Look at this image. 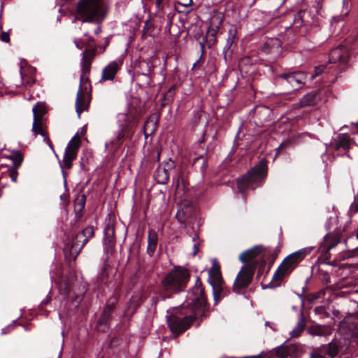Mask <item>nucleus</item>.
<instances>
[{
  "instance_id": "1",
  "label": "nucleus",
  "mask_w": 358,
  "mask_h": 358,
  "mask_svg": "<svg viewBox=\"0 0 358 358\" xmlns=\"http://www.w3.org/2000/svg\"><path fill=\"white\" fill-rule=\"evenodd\" d=\"M189 302L185 306L175 308L167 316V324L174 338L190 328L199 319L201 322L209 317L210 307L205 295L204 287L199 277L187 295Z\"/></svg>"
},
{
  "instance_id": "2",
  "label": "nucleus",
  "mask_w": 358,
  "mask_h": 358,
  "mask_svg": "<svg viewBox=\"0 0 358 358\" xmlns=\"http://www.w3.org/2000/svg\"><path fill=\"white\" fill-rule=\"evenodd\" d=\"M349 58L348 49L343 45H338L330 51L329 64L316 66L310 79L321 76V80L324 83H334L341 73L347 69Z\"/></svg>"
},
{
  "instance_id": "3",
  "label": "nucleus",
  "mask_w": 358,
  "mask_h": 358,
  "mask_svg": "<svg viewBox=\"0 0 358 358\" xmlns=\"http://www.w3.org/2000/svg\"><path fill=\"white\" fill-rule=\"evenodd\" d=\"M96 55V47H86V49L83 52L80 85L76 99V110L79 117L81 113L85 110H87L90 107L92 85L89 76L92 61Z\"/></svg>"
},
{
  "instance_id": "4",
  "label": "nucleus",
  "mask_w": 358,
  "mask_h": 358,
  "mask_svg": "<svg viewBox=\"0 0 358 358\" xmlns=\"http://www.w3.org/2000/svg\"><path fill=\"white\" fill-rule=\"evenodd\" d=\"M191 277L188 269L175 266L168 272L161 282L162 292L159 294V298L165 301L170 299L173 294H179L185 291Z\"/></svg>"
},
{
  "instance_id": "5",
  "label": "nucleus",
  "mask_w": 358,
  "mask_h": 358,
  "mask_svg": "<svg viewBox=\"0 0 358 358\" xmlns=\"http://www.w3.org/2000/svg\"><path fill=\"white\" fill-rule=\"evenodd\" d=\"M313 249V248H304L287 256L274 273L272 280L267 285L261 283L262 289H274L279 287L284 278L289 275L297 267L299 264L310 253Z\"/></svg>"
},
{
  "instance_id": "6",
  "label": "nucleus",
  "mask_w": 358,
  "mask_h": 358,
  "mask_svg": "<svg viewBox=\"0 0 358 358\" xmlns=\"http://www.w3.org/2000/svg\"><path fill=\"white\" fill-rule=\"evenodd\" d=\"M273 74L272 81L282 94H292L301 89L306 84L307 73L302 71H287L282 73L275 72L273 65L268 66Z\"/></svg>"
},
{
  "instance_id": "7",
  "label": "nucleus",
  "mask_w": 358,
  "mask_h": 358,
  "mask_svg": "<svg viewBox=\"0 0 358 358\" xmlns=\"http://www.w3.org/2000/svg\"><path fill=\"white\" fill-rule=\"evenodd\" d=\"M268 160L264 157L244 176L237 180V186L241 192L248 189H255L262 185L268 175Z\"/></svg>"
},
{
  "instance_id": "8",
  "label": "nucleus",
  "mask_w": 358,
  "mask_h": 358,
  "mask_svg": "<svg viewBox=\"0 0 358 358\" xmlns=\"http://www.w3.org/2000/svg\"><path fill=\"white\" fill-rule=\"evenodd\" d=\"M94 236V228L90 225L71 237H68L63 249L66 260L69 262L76 260L82 249Z\"/></svg>"
},
{
  "instance_id": "9",
  "label": "nucleus",
  "mask_w": 358,
  "mask_h": 358,
  "mask_svg": "<svg viewBox=\"0 0 358 358\" xmlns=\"http://www.w3.org/2000/svg\"><path fill=\"white\" fill-rule=\"evenodd\" d=\"M78 19L83 22H97L104 15L101 0H80L77 4Z\"/></svg>"
},
{
  "instance_id": "10",
  "label": "nucleus",
  "mask_w": 358,
  "mask_h": 358,
  "mask_svg": "<svg viewBox=\"0 0 358 358\" xmlns=\"http://www.w3.org/2000/svg\"><path fill=\"white\" fill-rule=\"evenodd\" d=\"M257 267V262L243 265L238 271L232 286V292L236 294H243L252 281Z\"/></svg>"
},
{
  "instance_id": "11",
  "label": "nucleus",
  "mask_w": 358,
  "mask_h": 358,
  "mask_svg": "<svg viewBox=\"0 0 358 358\" xmlns=\"http://www.w3.org/2000/svg\"><path fill=\"white\" fill-rule=\"evenodd\" d=\"M208 281L212 287L214 305L216 306L224 298L223 292L224 284L220 266L216 261H214L211 268L208 271Z\"/></svg>"
},
{
  "instance_id": "12",
  "label": "nucleus",
  "mask_w": 358,
  "mask_h": 358,
  "mask_svg": "<svg viewBox=\"0 0 358 358\" xmlns=\"http://www.w3.org/2000/svg\"><path fill=\"white\" fill-rule=\"evenodd\" d=\"M176 167V163L171 159H169L163 164H160L156 169L153 177L158 184L166 185L169 180V171Z\"/></svg>"
},
{
  "instance_id": "13",
  "label": "nucleus",
  "mask_w": 358,
  "mask_h": 358,
  "mask_svg": "<svg viewBox=\"0 0 358 358\" xmlns=\"http://www.w3.org/2000/svg\"><path fill=\"white\" fill-rule=\"evenodd\" d=\"M338 354L337 345L331 342L327 345H322L315 348L310 354V358H327V356L334 358Z\"/></svg>"
},
{
  "instance_id": "14",
  "label": "nucleus",
  "mask_w": 358,
  "mask_h": 358,
  "mask_svg": "<svg viewBox=\"0 0 358 358\" xmlns=\"http://www.w3.org/2000/svg\"><path fill=\"white\" fill-rule=\"evenodd\" d=\"M223 17L220 15H214L210 22V26L206 36V41L209 48L217 42V34L222 23Z\"/></svg>"
},
{
  "instance_id": "15",
  "label": "nucleus",
  "mask_w": 358,
  "mask_h": 358,
  "mask_svg": "<svg viewBox=\"0 0 358 358\" xmlns=\"http://www.w3.org/2000/svg\"><path fill=\"white\" fill-rule=\"evenodd\" d=\"M331 147L338 155H343L350 149V138L347 134H341L331 143Z\"/></svg>"
},
{
  "instance_id": "16",
  "label": "nucleus",
  "mask_w": 358,
  "mask_h": 358,
  "mask_svg": "<svg viewBox=\"0 0 358 358\" xmlns=\"http://www.w3.org/2000/svg\"><path fill=\"white\" fill-rule=\"evenodd\" d=\"M238 30L235 25H231L228 30V37L223 52L224 58L227 56L231 57L234 51L236 49L238 37L237 36Z\"/></svg>"
},
{
  "instance_id": "17",
  "label": "nucleus",
  "mask_w": 358,
  "mask_h": 358,
  "mask_svg": "<svg viewBox=\"0 0 358 358\" xmlns=\"http://www.w3.org/2000/svg\"><path fill=\"white\" fill-rule=\"evenodd\" d=\"M122 62L112 61L102 70L101 80H113L117 72L120 70Z\"/></svg>"
},
{
  "instance_id": "18",
  "label": "nucleus",
  "mask_w": 358,
  "mask_h": 358,
  "mask_svg": "<svg viewBox=\"0 0 358 358\" xmlns=\"http://www.w3.org/2000/svg\"><path fill=\"white\" fill-rule=\"evenodd\" d=\"M136 124V122L134 121L133 122H129L127 124L123 125L121 129L119 131L116 138L113 141L112 143L117 146H120L122 144L124 138L131 139L134 133L133 127Z\"/></svg>"
},
{
  "instance_id": "19",
  "label": "nucleus",
  "mask_w": 358,
  "mask_h": 358,
  "mask_svg": "<svg viewBox=\"0 0 358 358\" xmlns=\"http://www.w3.org/2000/svg\"><path fill=\"white\" fill-rule=\"evenodd\" d=\"M117 302V299L116 298L113 301L107 302L97 321L102 324H110Z\"/></svg>"
},
{
  "instance_id": "20",
  "label": "nucleus",
  "mask_w": 358,
  "mask_h": 358,
  "mask_svg": "<svg viewBox=\"0 0 358 358\" xmlns=\"http://www.w3.org/2000/svg\"><path fill=\"white\" fill-rule=\"evenodd\" d=\"M117 302V299L116 298L113 301L107 302L97 321L102 324H110Z\"/></svg>"
},
{
  "instance_id": "21",
  "label": "nucleus",
  "mask_w": 358,
  "mask_h": 358,
  "mask_svg": "<svg viewBox=\"0 0 358 358\" xmlns=\"http://www.w3.org/2000/svg\"><path fill=\"white\" fill-rule=\"evenodd\" d=\"M117 302V299L116 298L113 301L107 302L97 321L102 324H110Z\"/></svg>"
},
{
  "instance_id": "22",
  "label": "nucleus",
  "mask_w": 358,
  "mask_h": 358,
  "mask_svg": "<svg viewBox=\"0 0 358 358\" xmlns=\"http://www.w3.org/2000/svg\"><path fill=\"white\" fill-rule=\"evenodd\" d=\"M32 131L35 135L42 136L43 137V141L48 145L49 148L52 150L55 151L53 144L52 143L47 131V127L43 124V121L34 120Z\"/></svg>"
},
{
  "instance_id": "23",
  "label": "nucleus",
  "mask_w": 358,
  "mask_h": 358,
  "mask_svg": "<svg viewBox=\"0 0 358 358\" xmlns=\"http://www.w3.org/2000/svg\"><path fill=\"white\" fill-rule=\"evenodd\" d=\"M262 251L263 248L262 245H256L241 252L238 259L240 262L245 264L255 262V261L252 260L259 256L262 252Z\"/></svg>"
},
{
  "instance_id": "24",
  "label": "nucleus",
  "mask_w": 358,
  "mask_h": 358,
  "mask_svg": "<svg viewBox=\"0 0 358 358\" xmlns=\"http://www.w3.org/2000/svg\"><path fill=\"white\" fill-rule=\"evenodd\" d=\"M322 101V92L320 91H312L304 95L300 100L301 106H313L317 105Z\"/></svg>"
},
{
  "instance_id": "25",
  "label": "nucleus",
  "mask_w": 358,
  "mask_h": 358,
  "mask_svg": "<svg viewBox=\"0 0 358 358\" xmlns=\"http://www.w3.org/2000/svg\"><path fill=\"white\" fill-rule=\"evenodd\" d=\"M11 159L13 161V169L10 170L9 176L11 180L15 182L18 176V172L17 169L22 165L23 162V155L20 151H17L13 153Z\"/></svg>"
},
{
  "instance_id": "26",
  "label": "nucleus",
  "mask_w": 358,
  "mask_h": 358,
  "mask_svg": "<svg viewBox=\"0 0 358 358\" xmlns=\"http://www.w3.org/2000/svg\"><path fill=\"white\" fill-rule=\"evenodd\" d=\"M158 244V234L154 229H149L148 236L147 254L153 257Z\"/></svg>"
},
{
  "instance_id": "27",
  "label": "nucleus",
  "mask_w": 358,
  "mask_h": 358,
  "mask_svg": "<svg viewBox=\"0 0 358 358\" xmlns=\"http://www.w3.org/2000/svg\"><path fill=\"white\" fill-rule=\"evenodd\" d=\"M86 202V196L83 194L77 196L74 201V211L76 213V219L80 220L83 215Z\"/></svg>"
},
{
  "instance_id": "28",
  "label": "nucleus",
  "mask_w": 358,
  "mask_h": 358,
  "mask_svg": "<svg viewBox=\"0 0 358 358\" xmlns=\"http://www.w3.org/2000/svg\"><path fill=\"white\" fill-rule=\"evenodd\" d=\"M192 166L196 171L203 175L208 166V159L204 156L199 155L193 159Z\"/></svg>"
},
{
  "instance_id": "29",
  "label": "nucleus",
  "mask_w": 358,
  "mask_h": 358,
  "mask_svg": "<svg viewBox=\"0 0 358 358\" xmlns=\"http://www.w3.org/2000/svg\"><path fill=\"white\" fill-rule=\"evenodd\" d=\"M306 15H308V13L306 10H300L299 12L293 15V24L296 28H299L306 24L307 20L305 19Z\"/></svg>"
},
{
  "instance_id": "30",
  "label": "nucleus",
  "mask_w": 358,
  "mask_h": 358,
  "mask_svg": "<svg viewBox=\"0 0 358 358\" xmlns=\"http://www.w3.org/2000/svg\"><path fill=\"white\" fill-rule=\"evenodd\" d=\"M78 152L65 149L63 164L66 169H71L73 162L76 159Z\"/></svg>"
},
{
  "instance_id": "31",
  "label": "nucleus",
  "mask_w": 358,
  "mask_h": 358,
  "mask_svg": "<svg viewBox=\"0 0 358 358\" xmlns=\"http://www.w3.org/2000/svg\"><path fill=\"white\" fill-rule=\"evenodd\" d=\"M328 327L323 325H313L307 329V332L313 336H325L327 333Z\"/></svg>"
},
{
  "instance_id": "32",
  "label": "nucleus",
  "mask_w": 358,
  "mask_h": 358,
  "mask_svg": "<svg viewBox=\"0 0 358 358\" xmlns=\"http://www.w3.org/2000/svg\"><path fill=\"white\" fill-rule=\"evenodd\" d=\"M138 68L141 71V73L145 76H150L154 71L155 66L150 61L143 60L138 64Z\"/></svg>"
},
{
  "instance_id": "33",
  "label": "nucleus",
  "mask_w": 358,
  "mask_h": 358,
  "mask_svg": "<svg viewBox=\"0 0 358 358\" xmlns=\"http://www.w3.org/2000/svg\"><path fill=\"white\" fill-rule=\"evenodd\" d=\"M115 246V238H104V252L106 255V260L113 254Z\"/></svg>"
},
{
  "instance_id": "34",
  "label": "nucleus",
  "mask_w": 358,
  "mask_h": 358,
  "mask_svg": "<svg viewBox=\"0 0 358 358\" xmlns=\"http://www.w3.org/2000/svg\"><path fill=\"white\" fill-rule=\"evenodd\" d=\"M34 120L43 121V115L47 110L45 106L41 103H37L33 108Z\"/></svg>"
},
{
  "instance_id": "35",
  "label": "nucleus",
  "mask_w": 358,
  "mask_h": 358,
  "mask_svg": "<svg viewBox=\"0 0 358 358\" xmlns=\"http://www.w3.org/2000/svg\"><path fill=\"white\" fill-rule=\"evenodd\" d=\"M176 89L177 85L174 84L171 87H170L169 90L164 94L162 99V106L169 104L173 100Z\"/></svg>"
},
{
  "instance_id": "36",
  "label": "nucleus",
  "mask_w": 358,
  "mask_h": 358,
  "mask_svg": "<svg viewBox=\"0 0 358 358\" xmlns=\"http://www.w3.org/2000/svg\"><path fill=\"white\" fill-rule=\"evenodd\" d=\"M305 327H306L305 320H304L303 315H301L296 325L292 329V331L290 332L291 337L292 338L299 337L301 335V332L304 330Z\"/></svg>"
},
{
  "instance_id": "37",
  "label": "nucleus",
  "mask_w": 358,
  "mask_h": 358,
  "mask_svg": "<svg viewBox=\"0 0 358 358\" xmlns=\"http://www.w3.org/2000/svg\"><path fill=\"white\" fill-rule=\"evenodd\" d=\"M192 3V0H188L186 3L178 1L175 5V9L178 13L188 14L192 10L191 6Z\"/></svg>"
},
{
  "instance_id": "38",
  "label": "nucleus",
  "mask_w": 358,
  "mask_h": 358,
  "mask_svg": "<svg viewBox=\"0 0 358 358\" xmlns=\"http://www.w3.org/2000/svg\"><path fill=\"white\" fill-rule=\"evenodd\" d=\"M81 140L80 137L78 134H76L69 142L66 149L69 150H73L74 152H78L79 148L80 147Z\"/></svg>"
},
{
  "instance_id": "39",
  "label": "nucleus",
  "mask_w": 358,
  "mask_h": 358,
  "mask_svg": "<svg viewBox=\"0 0 358 358\" xmlns=\"http://www.w3.org/2000/svg\"><path fill=\"white\" fill-rule=\"evenodd\" d=\"M157 121L154 118L150 117L144 123L143 130L149 131V134H152L155 132L157 127Z\"/></svg>"
},
{
  "instance_id": "40",
  "label": "nucleus",
  "mask_w": 358,
  "mask_h": 358,
  "mask_svg": "<svg viewBox=\"0 0 358 358\" xmlns=\"http://www.w3.org/2000/svg\"><path fill=\"white\" fill-rule=\"evenodd\" d=\"M278 44L279 41L277 38L268 40L262 45L261 51L266 55H269L272 53V50L273 48H274V45H278Z\"/></svg>"
},
{
  "instance_id": "41",
  "label": "nucleus",
  "mask_w": 358,
  "mask_h": 358,
  "mask_svg": "<svg viewBox=\"0 0 358 358\" xmlns=\"http://www.w3.org/2000/svg\"><path fill=\"white\" fill-rule=\"evenodd\" d=\"M291 348L282 345L275 349V356L278 358H287L290 355Z\"/></svg>"
},
{
  "instance_id": "42",
  "label": "nucleus",
  "mask_w": 358,
  "mask_h": 358,
  "mask_svg": "<svg viewBox=\"0 0 358 358\" xmlns=\"http://www.w3.org/2000/svg\"><path fill=\"white\" fill-rule=\"evenodd\" d=\"M143 296L141 295L132 296L130 301H129V308H132L133 311L131 314H133L143 303Z\"/></svg>"
},
{
  "instance_id": "43",
  "label": "nucleus",
  "mask_w": 358,
  "mask_h": 358,
  "mask_svg": "<svg viewBox=\"0 0 358 358\" xmlns=\"http://www.w3.org/2000/svg\"><path fill=\"white\" fill-rule=\"evenodd\" d=\"M104 238H115V227L110 219L105 224Z\"/></svg>"
},
{
  "instance_id": "44",
  "label": "nucleus",
  "mask_w": 358,
  "mask_h": 358,
  "mask_svg": "<svg viewBox=\"0 0 358 358\" xmlns=\"http://www.w3.org/2000/svg\"><path fill=\"white\" fill-rule=\"evenodd\" d=\"M71 285L69 280L66 279L64 280L62 285L59 287L60 294H64L65 297L69 298L71 294Z\"/></svg>"
},
{
  "instance_id": "45",
  "label": "nucleus",
  "mask_w": 358,
  "mask_h": 358,
  "mask_svg": "<svg viewBox=\"0 0 358 358\" xmlns=\"http://www.w3.org/2000/svg\"><path fill=\"white\" fill-rule=\"evenodd\" d=\"M108 260L106 259L104 261L103 266L101 268V273L99 276V280L101 283H106L108 275L107 273L108 268L110 267L109 264L107 263Z\"/></svg>"
},
{
  "instance_id": "46",
  "label": "nucleus",
  "mask_w": 358,
  "mask_h": 358,
  "mask_svg": "<svg viewBox=\"0 0 358 358\" xmlns=\"http://www.w3.org/2000/svg\"><path fill=\"white\" fill-rule=\"evenodd\" d=\"M266 261L264 259H262L260 261L259 264L257 262L258 269H257V276H256L257 278H260V276L263 274V273L265 270V268H266Z\"/></svg>"
},
{
  "instance_id": "47",
  "label": "nucleus",
  "mask_w": 358,
  "mask_h": 358,
  "mask_svg": "<svg viewBox=\"0 0 358 358\" xmlns=\"http://www.w3.org/2000/svg\"><path fill=\"white\" fill-rule=\"evenodd\" d=\"M110 324H102L97 321L96 329L97 331L103 333H106L110 329Z\"/></svg>"
},
{
  "instance_id": "48",
  "label": "nucleus",
  "mask_w": 358,
  "mask_h": 358,
  "mask_svg": "<svg viewBox=\"0 0 358 358\" xmlns=\"http://www.w3.org/2000/svg\"><path fill=\"white\" fill-rule=\"evenodd\" d=\"M252 59L250 57H243V58H241L239 61V67L241 69H242L243 67V66H246V65H248V64H252Z\"/></svg>"
},
{
  "instance_id": "49",
  "label": "nucleus",
  "mask_w": 358,
  "mask_h": 358,
  "mask_svg": "<svg viewBox=\"0 0 358 358\" xmlns=\"http://www.w3.org/2000/svg\"><path fill=\"white\" fill-rule=\"evenodd\" d=\"M289 144V142H282L276 149V155H280Z\"/></svg>"
},
{
  "instance_id": "50",
  "label": "nucleus",
  "mask_w": 358,
  "mask_h": 358,
  "mask_svg": "<svg viewBox=\"0 0 358 358\" xmlns=\"http://www.w3.org/2000/svg\"><path fill=\"white\" fill-rule=\"evenodd\" d=\"M176 218L180 223H185L186 221V218L183 212L178 211L176 214Z\"/></svg>"
},
{
  "instance_id": "51",
  "label": "nucleus",
  "mask_w": 358,
  "mask_h": 358,
  "mask_svg": "<svg viewBox=\"0 0 358 358\" xmlns=\"http://www.w3.org/2000/svg\"><path fill=\"white\" fill-rule=\"evenodd\" d=\"M0 38L1 40L3 42L8 43L10 41V35L8 32L2 31Z\"/></svg>"
},
{
  "instance_id": "52",
  "label": "nucleus",
  "mask_w": 358,
  "mask_h": 358,
  "mask_svg": "<svg viewBox=\"0 0 358 358\" xmlns=\"http://www.w3.org/2000/svg\"><path fill=\"white\" fill-rule=\"evenodd\" d=\"M120 343V341L118 338L113 337L111 338L109 346L110 348H113L115 345H117Z\"/></svg>"
},
{
  "instance_id": "53",
  "label": "nucleus",
  "mask_w": 358,
  "mask_h": 358,
  "mask_svg": "<svg viewBox=\"0 0 358 358\" xmlns=\"http://www.w3.org/2000/svg\"><path fill=\"white\" fill-rule=\"evenodd\" d=\"M156 7L159 10H162L164 7V0H156Z\"/></svg>"
},
{
  "instance_id": "54",
  "label": "nucleus",
  "mask_w": 358,
  "mask_h": 358,
  "mask_svg": "<svg viewBox=\"0 0 358 358\" xmlns=\"http://www.w3.org/2000/svg\"><path fill=\"white\" fill-rule=\"evenodd\" d=\"M50 301V299H45L41 301V304L39 305V308L41 310H43V307L46 306L49 302Z\"/></svg>"
},
{
  "instance_id": "55",
  "label": "nucleus",
  "mask_w": 358,
  "mask_h": 358,
  "mask_svg": "<svg viewBox=\"0 0 358 358\" xmlns=\"http://www.w3.org/2000/svg\"><path fill=\"white\" fill-rule=\"evenodd\" d=\"M262 110L268 111V108L265 107H258L255 109V115H257L259 113H260Z\"/></svg>"
},
{
  "instance_id": "56",
  "label": "nucleus",
  "mask_w": 358,
  "mask_h": 358,
  "mask_svg": "<svg viewBox=\"0 0 358 358\" xmlns=\"http://www.w3.org/2000/svg\"><path fill=\"white\" fill-rule=\"evenodd\" d=\"M151 301H152V304L155 306L157 303V302L159 301V297L152 296L151 299Z\"/></svg>"
},
{
  "instance_id": "57",
  "label": "nucleus",
  "mask_w": 358,
  "mask_h": 358,
  "mask_svg": "<svg viewBox=\"0 0 358 358\" xmlns=\"http://www.w3.org/2000/svg\"><path fill=\"white\" fill-rule=\"evenodd\" d=\"M229 292H230L229 288H227L224 286L223 297H225L226 296H227L229 294Z\"/></svg>"
},
{
  "instance_id": "58",
  "label": "nucleus",
  "mask_w": 358,
  "mask_h": 358,
  "mask_svg": "<svg viewBox=\"0 0 358 358\" xmlns=\"http://www.w3.org/2000/svg\"><path fill=\"white\" fill-rule=\"evenodd\" d=\"M109 44V39L107 38L106 41V44L104 46H99V48L100 50H101L102 52H104L106 50V46Z\"/></svg>"
},
{
  "instance_id": "59",
  "label": "nucleus",
  "mask_w": 358,
  "mask_h": 358,
  "mask_svg": "<svg viewBox=\"0 0 358 358\" xmlns=\"http://www.w3.org/2000/svg\"><path fill=\"white\" fill-rule=\"evenodd\" d=\"M75 44H76V46L78 49L79 50H82L83 46H84V44H80L79 42L78 41H75Z\"/></svg>"
},
{
  "instance_id": "60",
  "label": "nucleus",
  "mask_w": 358,
  "mask_h": 358,
  "mask_svg": "<svg viewBox=\"0 0 358 358\" xmlns=\"http://www.w3.org/2000/svg\"><path fill=\"white\" fill-rule=\"evenodd\" d=\"M160 155H161V150H157V156H156L157 162H159V160H160Z\"/></svg>"
},
{
  "instance_id": "61",
  "label": "nucleus",
  "mask_w": 358,
  "mask_h": 358,
  "mask_svg": "<svg viewBox=\"0 0 358 358\" xmlns=\"http://www.w3.org/2000/svg\"><path fill=\"white\" fill-rule=\"evenodd\" d=\"M101 31V27H97L94 30V34L98 35Z\"/></svg>"
},
{
  "instance_id": "62",
  "label": "nucleus",
  "mask_w": 358,
  "mask_h": 358,
  "mask_svg": "<svg viewBox=\"0 0 358 358\" xmlns=\"http://www.w3.org/2000/svg\"><path fill=\"white\" fill-rule=\"evenodd\" d=\"M87 132V127L86 126H84L82 129H81V135L83 136L86 134Z\"/></svg>"
},
{
  "instance_id": "63",
  "label": "nucleus",
  "mask_w": 358,
  "mask_h": 358,
  "mask_svg": "<svg viewBox=\"0 0 358 358\" xmlns=\"http://www.w3.org/2000/svg\"><path fill=\"white\" fill-rule=\"evenodd\" d=\"M143 132L145 139H148V138L151 135V134H149V131H147L145 130H143Z\"/></svg>"
},
{
  "instance_id": "64",
  "label": "nucleus",
  "mask_w": 358,
  "mask_h": 358,
  "mask_svg": "<svg viewBox=\"0 0 358 358\" xmlns=\"http://www.w3.org/2000/svg\"><path fill=\"white\" fill-rule=\"evenodd\" d=\"M273 262H274V259H273V260L269 263V264H268V268H267V270H266V273H268V271H270V269H271V266H272V264H273Z\"/></svg>"
}]
</instances>
